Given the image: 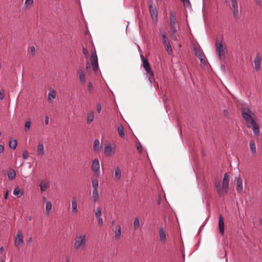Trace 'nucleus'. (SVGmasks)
<instances>
[{
    "instance_id": "nucleus-61",
    "label": "nucleus",
    "mask_w": 262,
    "mask_h": 262,
    "mask_svg": "<svg viewBox=\"0 0 262 262\" xmlns=\"http://www.w3.org/2000/svg\"><path fill=\"white\" fill-rule=\"evenodd\" d=\"M70 258H67V262H70Z\"/></svg>"
},
{
    "instance_id": "nucleus-6",
    "label": "nucleus",
    "mask_w": 262,
    "mask_h": 262,
    "mask_svg": "<svg viewBox=\"0 0 262 262\" xmlns=\"http://www.w3.org/2000/svg\"><path fill=\"white\" fill-rule=\"evenodd\" d=\"M216 53L217 54L219 59L222 61H224L225 60V49L223 47V45L222 40H217L216 43Z\"/></svg>"
},
{
    "instance_id": "nucleus-8",
    "label": "nucleus",
    "mask_w": 262,
    "mask_h": 262,
    "mask_svg": "<svg viewBox=\"0 0 262 262\" xmlns=\"http://www.w3.org/2000/svg\"><path fill=\"white\" fill-rule=\"evenodd\" d=\"M91 63L94 71L96 72L98 69V58L95 50L92 52L90 57Z\"/></svg>"
},
{
    "instance_id": "nucleus-27",
    "label": "nucleus",
    "mask_w": 262,
    "mask_h": 262,
    "mask_svg": "<svg viewBox=\"0 0 262 262\" xmlns=\"http://www.w3.org/2000/svg\"><path fill=\"white\" fill-rule=\"evenodd\" d=\"M52 208V204L50 201H46V213L49 215L51 214V211Z\"/></svg>"
},
{
    "instance_id": "nucleus-12",
    "label": "nucleus",
    "mask_w": 262,
    "mask_h": 262,
    "mask_svg": "<svg viewBox=\"0 0 262 262\" xmlns=\"http://www.w3.org/2000/svg\"><path fill=\"white\" fill-rule=\"evenodd\" d=\"M92 170L96 175H99L100 173V164L98 159L93 160L92 164Z\"/></svg>"
},
{
    "instance_id": "nucleus-56",
    "label": "nucleus",
    "mask_w": 262,
    "mask_h": 262,
    "mask_svg": "<svg viewBox=\"0 0 262 262\" xmlns=\"http://www.w3.org/2000/svg\"><path fill=\"white\" fill-rule=\"evenodd\" d=\"M8 190H7L5 193V199L6 200L7 199V197H8Z\"/></svg>"
},
{
    "instance_id": "nucleus-9",
    "label": "nucleus",
    "mask_w": 262,
    "mask_h": 262,
    "mask_svg": "<svg viewBox=\"0 0 262 262\" xmlns=\"http://www.w3.org/2000/svg\"><path fill=\"white\" fill-rule=\"evenodd\" d=\"M162 42L165 47V48L168 54H171L172 53V49L169 41L165 34L162 35Z\"/></svg>"
},
{
    "instance_id": "nucleus-21",
    "label": "nucleus",
    "mask_w": 262,
    "mask_h": 262,
    "mask_svg": "<svg viewBox=\"0 0 262 262\" xmlns=\"http://www.w3.org/2000/svg\"><path fill=\"white\" fill-rule=\"evenodd\" d=\"M121 228L119 225H117L115 227V238L116 239H119L121 237Z\"/></svg>"
},
{
    "instance_id": "nucleus-15",
    "label": "nucleus",
    "mask_w": 262,
    "mask_h": 262,
    "mask_svg": "<svg viewBox=\"0 0 262 262\" xmlns=\"http://www.w3.org/2000/svg\"><path fill=\"white\" fill-rule=\"evenodd\" d=\"M45 154L44 145L42 142H39L37 145L36 150V156L38 157H42Z\"/></svg>"
},
{
    "instance_id": "nucleus-46",
    "label": "nucleus",
    "mask_w": 262,
    "mask_h": 262,
    "mask_svg": "<svg viewBox=\"0 0 262 262\" xmlns=\"http://www.w3.org/2000/svg\"><path fill=\"white\" fill-rule=\"evenodd\" d=\"M29 152L27 150H24L23 152L22 156L24 159H27L29 157Z\"/></svg>"
},
{
    "instance_id": "nucleus-41",
    "label": "nucleus",
    "mask_w": 262,
    "mask_h": 262,
    "mask_svg": "<svg viewBox=\"0 0 262 262\" xmlns=\"http://www.w3.org/2000/svg\"><path fill=\"white\" fill-rule=\"evenodd\" d=\"M34 3L33 0H26L25 5L26 8H30Z\"/></svg>"
},
{
    "instance_id": "nucleus-45",
    "label": "nucleus",
    "mask_w": 262,
    "mask_h": 262,
    "mask_svg": "<svg viewBox=\"0 0 262 262\" xmlns=\"http://www.w3.org/2000/svg\"><path fill=\"white\" fill-rule=\"evenodd\" d=\"M88 90L89 91V92L90 93H91L93 90V86L92 82H89L88 83Z\"/></svg>"
},
{
    "instance_id": "nucleus-35",
    "label": "nucleus",
    "mask_w": 262,
    "mask_h": 262,
    "mask_svg": "<svg viewBox=\"0 0 262 262\" xmlns=\"http://www.w3.org/2000/svg\"><path fill=\"white\" fill-rule=\"evenodd\" d=\"M95 216L96 219L101 217L102 211L100 207H97L94 209Z\"/></svg>"
},
{
    "instance_id": "nucleus-24",
    "label": "nucleus",
    "mask_w": 262,
    "mask_h": 262,
    "mask_svg": "<svg viewBox=\"0 0 262 262\" xmlns=\"http://www.w3.org/2000/svg\"><path fill=\"white\" fill-rule=\"evenodd\" d=\"M8 177L9 180H13L16 177V172L12 168H9L7 172Z\"/></svg>"
},
{
    "instance_id": "nucleus-5",
    "label": "nucleus",
    "mask_w": 262,
    "mask_h": 262,
    "mask_svg": "<svg viewBox=\"0 0 262 262\" xmlns=\"http://www.w3.org/2000/svg\"><path fill=\"white\" fill-rule=\"evenodd\" d=\"M230 9L232 12L234 19L236 20H239L241 17V10L238 7L237 0H231Z\"/></svg>"
},
{
    "instance_id": "nucleus-14",
    "label": "nucleus",
    "mask_w": 262,
    "mask_h": 262,
    "mask_svg": "<svg viewBox=\"0 0 262 262\" xmlns=\"http://www.w3.org/2000/svg\"><path fill=\"white\" fill-rule=\"evenodd\" d=\"M115 148H113L110 143L106 144L104 145V153L107 157L113 155L115 153Z\"/></svg>"
},
{
    "instance_id": "nucleus-18",
    "label": "nucleus",
    "mask_w": 262,
    "mask_h": 262,
    "mask_svg": "<svg viewBox=\"0 0 262 262\" xmlns=\"http://www.w3.org/2000/svg\"><path fill=\"white\" fill-rule=\"evenodd\" d=\"M169 34L171 38L174 40L177 39V26H171Z\"/></svg>"
},
{
    "instance_id": "nucleus-26",
    "label": "nucleus",
    "mask_w": 262,
    "mask_h": 262,
    "mask_svg": "<svg viewBox=\"0 0 262 262\" xmlns=\"http://www.w3.org/2000/svg\"><path fill=\"white\" fill-rule=\"evenodd\" d=\"M39 186L41 191H45L49 187V183L45 180H42L40 182Z\"/></svg>"
},
{
    "instance_id": "nucleus-31",
    "label": "nucleus",
    "mask_w": 262,
    "mask_h": 262,
    "mask_svg": "<svg viewBox=\"0 0 262 262\" xmlns=\"http://www.w3.org/2000/svg\"><path fill=\"white\" fill-rule=\"evenodd\" d=\"M236 189L238 191H242L243 190V181L241 178H238L236 179Z\"/></svg>"
},
{
    "instance_id": "nucleus-38",
    "label": "nucleus",
    "mask_w": 262,
    "mask_h": 262,
    "mask_svg": "<svg viewBox=\"0 0 262 262\" xmlns=\"http://www.w3.org/2000/svg\"><path fill=\"white\" fill-rule=\"evenodd\" d=\"M9 145L10 148L15 149L17 146V141L15 139L10 140Z\"/></svg>"
},
{
    "instance_id": "nucleus-59",
    "label": "nucleus",
    "mask_w": 262,
    "mask_h": 262,
    "mask_svg": "<svg viewBox=\"0 0 262 262\" xmlns=\"http://www.w3.org/2000/svg\"><path fill=\"white\" fill-rule=\"evenodd\" d=\"M4 251V248L3 247H2L1 248H0V252H3V251Z\"/></svg>"
},
{
    "instance_id": "nucleus-28",
    "label": "nucleus",
    "mask_w": 262,
    "mask_h": 262,
    "mask_svg": "<svg viewBox=\"0 0 262 262\" xmlns=\"http://www.w3.org/2000/svg\"><path fill=\"white\" fill-rule=\"evenodd\" d=\"M170 26H177L176 18L173 13L171 12L170 13Z\"/></svg>"
},
{
    "instance_id": "nucleus-17",
    "label": "nucleus",
    "mask_w": 262,
    "mask_h": 262,
    "mask_svg": "<svg viewBox=\"0 0 262 262\" xmlns=\"http://www.w3.org/2000/svg\"><path fill=\"white\" fill-rule=\"evenodd\" d=\"M219 229L222 235L224 234L225 227L224 223V219L222 215H220L219 217Z\"/></svg>"
},
{
    "instance_id": "nucleus-13",
    "label": "nucleus",
    "mask_w": 262,
    "mask_h": 262,
    "mask_svg": "<svg viewBox=\"0 0 262 262\" xmlns=\"http://www.w3.org/2000/svg\"><path fill=\"white\" fill-rule=\"evenodd\" d=\"M77 199L76 197H73L71 204V213L72 215H75L78 212Z\"/></svg>"
},
{
    "instance_id": "nucleus-34",
    "label": "nucleus",
    "mask_w": 262,
    "mask_h": 262,
    "mask_svg": "<svg viewBox=\"0 0 262 262\" xmlns=\"http://www.w3.org/2000/svg\"><path fill=\"white\" fill-rule=\"evenodd\" d=\"M56 93L54 90L50 91L48 95V100L49 102H52V100L56 98Z\"/></svg>"
},
{
    "instance_id": "nucleus-19",
    "label": "nucleus",
    "mask_w": 262,
    "mask_h": 262,
    "mask_svg": "<svg viewBox=\"0 0 262 262\" xmlns=\"http://www.w3.org/2000/svg\"><path fill=\"white\" fill-rule=\"evenodd\" d=\"M194 51L195 56L200 60V61L202 63L205 64L206 61L205 59L203 58V55L202 54V51L198 48L197 47H195L194 48Z\"/></svg>"
},
{
    "instance_id": "nucleus-52",
    "label": "nucleus",
    "mask_w": 262,
    "mask_h": 262,
    "mask_svg": "<svg viewBox=\"0 0 262 262\" xmlns=\"http://www.w3.org/2000/svg\"><path fill=\"white\" fill-rule=\"evenodd\" d=\"M4 147L3 145L0 144V154L4 152Z\"/></svg>"
},
{
    "instance_id": "nucleus-30",
    "label": "nucleus",
    "mask_w": 262,
    "mask_h": 262,
    "mask_svg": "<svg viewBox=\"0 0 262 262\" xmlns=\"http://www.w3.org/2000/svg\"><path fill=\"white\" fill-rule=\"evenodd\" d=\"M250 149L251 151L252 154L255 155L256 152V149L255 143L253 140H251L249 143Z\"/></svg>"
},
{
    "instance_id": "nucleus-60",
    "label": "nucleus",
    "mask_w": 262,
    "mask_h": 262,
    "mask_svg": "<svg viewBox=\"0 0 262 262\" xmlns=\"http://www.w3.org/2000/svg\"><path fill=\"white\" fill-rule=\"evenodd\" d=\"M42 201H43V202H46V201H47V198H46L45 196H43V197L42 198Z\"/></svg>"
},
{
    "instance_id": "nucleus-16",
    "label": "nucleus",
    "mask_w": 262,
    "mask_h": 262,
    "mask_svg": "<svg viewBox=\"0 0 262 262\" xmlns=\"http://www.w3.org/2000/svg\"><path fill=\"white\" fill-rule=\"evenodd\" d=\"M159 240L162 244H165L167 241L165 231L163 227L159 229Z\"/></svg>"
},
{
    "instance_id": "nucleus-32",
    "label": "nucleus",
    "mask_w": 262,
    "mask_h": 262,
    "mask_svg": "<svg viewBox=\"0 0 262 262\" xmlns=\"http://www.w3.org/2000/svg\"><path fill=\"white\" fill-rule=\"evenodd\" d=\"M100 144L99 140L96 139L94 141L93 149L95 151H99L100 149Z\"/></svg>"
},
{
    "instance_id": "nucleus-62",
    "label": "nucleus",
    "mask_w": 262,
    "mask_h": 262,
    "mask_svg": "<svg viewBox=\"0 0 262 262\" xmlns=\"http://www.w3.org/2000/svg\"><path fill=\"white\" fill-rule=\"evenodd\" d=\"M260 223L262 225V219L260 220Z\"/></svg>"
},
{
    "instance_id": "nucleus-64",
    "label": "nucleus",
    "mask_w": 262,
    "mask_h": 262,
    "mask_svg": "<svg viewBox=\"0 0 262 262\" xmlns=\"http://www.w3.org/2000/svg\"><path fill=\"white\" fill-rule=\"evenodd\" d=\"M115 224L114 222H112V224Z\"/></svg>"
},
{
    "instance_id": "nucleus-20",
    "label": "nucleus",
    "mask_w": 262,
    "mask_h": 262,
    "mask_svg": "<svg viewBox=\"0 0 262 262\" xmlns=\"http://www.w3.org/2000/svg\"><path fill=\"white\" fill-rule=\"evenodd\" d=\"M98 189H93L92 196V201L95 204L99 200Z\"/></svg>"
},
{
    "instance_id": "nucleus-33",
    "label": "nucleus",
    "mask_w": 262,
    "mask_h": 262,
    "mask_svg": "<svg viewBox=\"0 0 262 262\" xmlns=\"http://www.w3.org/2000/svg\"><path fill=\"white\" fill-rule=\"evenodd\" d=\"M13 194L16 196L18 198H19L23 195V191L20 190L18 187H16L14 189Z\"/></svg>"
},
{
    "instance_id": "nucleus-53",
    "label": "nucleus",
    "mask_w": 262,
    "mask_h": 262,
    "mask_svg": "<svg viewBox=\"0 0 262 262\" xmlns=\"http://www.w3.org/2000/svg\"><path fill=\"white\" fill-rule=\"evenodd\" d=\"M45 123L46 125H48L49 124V118L48 116L45 117Z\"/></svg>"
},
{
    "instance_id": "nucleus-57",
    "label": "nucleus",
    "mask_w": 262,
    "mask_h": 262,
    "mask_svg": "<svg viewBox=\"0 0 262 262\" xmlns=\"http://www.w3.org/2000/svg\"><path fill=\"white\" fill-rule=\"evenodd\" d=\"M221 68H222V69L223 71H225V65H224V64H222V65H221Z\"/></svg>"
},
{
    "instance_id": "nucleus-25",
    "label": "nucleus",
    "mask_w": 262,
    "mask_h": 262,
    "mask_svg": "<svg viewBox=\"0 0 262 262\" xmlns=\"http://www.w3.org/2000/svg\"><path fill=\"white\" fill-rule=\"evenodd\" d=\"M115 170V179L118 181L121 177V171L119 167H116L114 169Z\"/></svg>"
},
{
    "instance_id": "nucleus-4",
    "label": "nucleus",
    "mask_w": 262,
    "mask_h": 262,
    "mask_svg": "<svg viewBox=\"0 0 262 262\" xmlns=\"http://www.w3.org/2000/svg\"><path fill=\"white\" fill-rule=\"evenodd\" d=\"M242 115L245 120L248 127H250L252 123L255 122L253 118L254 114L248 108H244L242 109Z\"/></svg>"
},
{
    "instance_id": "nucleus-42",
    "label": "nucleus",
    "mask_w": 262,
    "mask_h": 262,
    "mask_svg": "<svg viewBox=\"0 0 262 262\" xmlns=\"http://www.w3.org/2000/svg\"><path fill=\"white\" fill-rule=\"evenodd\" d=\"M31 127V121L29 119L25 122V129L27 131L30 129Z\"/></svg>"
},
{
    "instance_id": "nucleus-48",
    "label": "nucleus",
    "mask_w": 262,
    "mask_h": 262,
    "mask_svg": "<svg viewBox=\"0 0 262 262\" xmlns=\"http://www.w3.org/2000/svg\"><path fill=\"white\" fill-rule=\"evenodd\" d=\"M97 219V221H98V225L100 226H102L103 224V221L102 218L100 217V218H98Z\"/></svg>"
},
{
    "instance_id": "nucleus-47",
    "label": "nucleus",
    "mask_w": 262,
    "mask_h": 262,
    "mask_svg": "<svg viewBox=\"0 0 262 262\" xmlns=\"http://www.w3.org/2000/svg\"><path fill=\"white\" fill-rule=\"evenodd\" d=\"M30 54L32 56H34L35 54V48L34 46L30 47Z\"/></svg>"
},
{
    "instance_id": "nucleus-51",
    "label": "nucleus",
    "mask_w": 262,
    "mask_h": 262,
    "mask_svg": "<svg viewBox=\"0 0 262 262\" xmlns=\"http://www.w3.org/2000/svg\"><path fill=\"white\" fill-rule=\"evenodd\" d=\"M101 110H102L101 105L100 104H98L97 105V111L98 113H100L101 111Z\"/></svg>"
},
{
    "instance_id": "nucleus-49",
    "label": "nucleus",
    "mask_w": 262,
    "mask_h": 262,
    "mask_svg": "<svg viewBox=\"0 0 262 262\" xmlns=\"http://www.w3.org/2000/svg\"><path fill=\"white\" fill-rule=\"evenodd\" d=\"M137 148L139 152L141 153L142 151V147L141 143L139 142L138 144H137Z\"/></svg>"
},
{
    "instance_id": "nucleus-23",
    "label": "nucleus",
    "mask_w": 262,
    "mask_h": 262,
    "mask_svg": "<svg viewBox=\"0 0 262 262\" xmlns=\"http://www.w3.org/2000/svg\"><path fill=\"white\" fill-rule=\"evenodd\" d=\"M250 128H252L254 134L256 136L259 135V128L258 125L256 123V122L252 123V125L250 126Z\"/></svg>"
},
{
    "instance_id": "nucleus-44",
    "label": "nucleus",
    "mask_w": 262,
    "mask_h": 262,
    "mask_svg": "<svg viewBox=\"0 0 262 262\" xmlns=\"http://www.w3.org/2000/svg\"><path fill=\"white\" fill-rule=\"evenodd\" d=\"M82 52L85 56V57L88 59V57H89V52H88V50L86 49V48L85 47H83L82 48Z\"/></svg>"
},
{
    "instance_id": "nucleus-1",
    "label": "nucleus",
    "mask_w": 262,
    "mask_h": 262,
    "mask_svg": "<svg viewBox=\"0 0 262 262\" xmlns=\"http://www.w3.org/2000/svg\"><path fill=\"white\" fill-rule=\"evenodd\" d=\"M230 177V174L229 173H225L224 175L222 185H221L219 182H215L214 186L220 197L224 196L227 193L229 188Z\"/></svg>"
},
{
    "instance_id": "nucleus-40",
    "label": "nucleus",
    "mask_w": 262,
    "mask_h": 262,
    "mask_svg": "<svg viewBox=\"0 0 262 262\" xmlns=\"http://www.w3.org/2000/svg\"><path fill=\"white\" fill-rule=\"evenodd\" d=\"M133 227L135 229H137L140 227V221L138 217L135 218L134 223Z\"/></svg>"
},
{
    "instance_id": "nucleus-22",
    "label": "nucleus",
    "mask_w": 262,
    "mask_h": 262,
    "mask_svg": "<svg viewBox=\"0 0 262 262\" xmlns=\"http://www.w3.org/2000/svg\"><path fill=\"white\" fill-rule=\"evenodd\" d=\"M149 11L152 18H157V10L155 7H153L152 5H150L149 7Z\"/></svg>"
},
{
    "instance_id": "nucleus-54",
    "label": "nucleus",
    "mask_w": 262,
    "mask_h": 262,
    "mask_svg": "<svg viewBox=\"0 0 262 262\" xmlns=\"http://www.w3.org/2000/svg\"><path fill=\"white\" fill-rule=\"evenodd\" d=\"M4 98V94L0 91V100H3Z\"/></svg>"
},
{
    "instance_id": "nucleus-11",
    "label": "nucleus",
    "mask_w": 262,
    "mask_h": 262,
    "mask_svg": "<svg viewBox=\"0 0 262 262\" xmlns=\"http://www.w3.org/2000/svg\"><path fill=\"white\" fill-rule=\"evenodd\" d=\"M24 243L23 234L20 230L17 232L15 237L14 244L16 247H19Z\"/></svg>"
},
{
    "instance_id": "nucleus-43",
    "label": "nucleus",
    "mask_w": 262,
    "mask_h": 262,
    "mask_svg": "<svg viewBox=\"0 0 262 262\" xmlns=\"http://www.w3.org/2000/svg\"><path fill=\"white\" fill-rule=\"evenodd\" d=\"M183 5L185 8H188L190 6V3L189 0H181Z\"/></svg>"
},
{
    "instance_id": "nucleus-55",
    "label": "nucleus",
    "mask_w": 262,
    "mask_h": 262,
    "mask_svg": "<svg viewBox=\"0 0 262 262\" xmlns=\"http://www.w3.org/2000/svg\"><path fill=\"white\" fill-rule=\"evenodd\" d=\"M90 68H91L90 64L89 63V62H87L86 63V69L87 70H88V69H90Z\"/></svg>"
},
{
    "instance_id": "nucleus-50",
    "label": "nucleus",
    "mask_w": 262,
    "mask_h": 262,
    "mask_svg": "<svg viewBox=\"0 0 262 262\" xmlns=\"http://www.w3.org/2000/svg\"><path fill=\"white\" fill-rule=\"evenodd\" d=\"M254 3L257 6H261L262 5V1L261 0H254Z\"/></svg>"
},
{
    "instance_id": "nucleus-58",
    "label": "nucleus",
    "mask_w": 262,
    "mask_h": 262,
    "mask_svg": "<svg viewBox=\"0 0 262 262\" xmlns=\"http://www.w3.org/2000/svg\"><path fill=\"white\" fill-rule=\"evenodd\" d=\"M141 59L142 62L144 61V59H146L142 55H141Z\"/></svg>"
},
{
    "instance_id": "nucleus-29",
    "label": "nucleus",
    "mask_w": 262,
    "mask_h": 262,
    "mask_svg": "<svg viewBox=\"0 0 262 262\" xmlns=\"http://www.w3.org/2000/svg\"><path fill=\"white\" fill-rule=\"evenodd\" d=\"M78 74L79 75V80L81 83H84L85 82V74L84 72L82 70L79 69L78 71Z\"/></svg>"
},
{
    "instance_id": "nucleus-2",
    "label": "nucleus",
    "mask_w": 262,
    "mask_h": 262,
    "mask_svg": "<svg viewBox=\"0 0 262 262\" xmlns=\"http://www.w3.org/2000/svg\"><path fill=\"white\" fill-rule=\"evenodd\" d=\"M87 246V237L85 234L80 233L74 238V248L76 251L84 250Z\"/></svg>"
},
{
    "instance_id": "nucleus-10",
    "label": "nucleus",
    "mask_w": 262,
    "mask_h": 262,
    "mask_svg": "<svg viewBox=\"0 0 262 262\" xmlns=\"http://www.w3.org/2000/svg\"><path fill=\"white\" fill-rule=\"evenodd\" d=\"M261 60V55L259 53H256L254 59V66L255 71H259L260 70Z\"/></svg>"
},
{
    "instance_id": "nucleus-3",
    "label": "nucleus",
    "mask_w": 262,
    "mask_h": 262,
    "mask_svg": "<svg viewBox=\"0 0 262 262\" xmlns=\"http://www.w3.org/2000/svg\"><path fill=\"white\" fill-rule=\"evenodd\" d=\"M242 115L245 120L248 127H250L252 123L255 122L253 118L254 114L248 108H244L242 109Z\"/></svg>"
},
{
    "instance_id": "nucleus-39",
    "label": "nucleus",
    "mask_w": 262,
    "mask_h": 262,
    "mask_svg": "<svg viewBox=\"0 0 262 262\" xmlns=\"http://www.w3.org/2000/svg\"><path fill=\"white\" fill-rule=\"evenodd\" d=\"M98 179L97 178L95 179H92V186L93 189H98Z\"/></svg>"
},
{
    "instance_id": "nucleus-36",
    "label": "nucleus",
    "mask_w": 262,
    "mask_h": 262,
    "mask_svg": "<svg viewBox=\"0 0 262 262\" xmlns=\"http://www.w3.org/2000/svg\"><path fill=\"white\" fill-rule=\"evenodd\" d=\"M118 132L119 136L121 138H124L125 137L124 130L122 125H120L118 126Z\"/></svg>"
},
{
    "instance_id": "nucleus-37",
    "label": "nucleus",
    "mask_w": 262,
    "mask_h": 262,
    "mask_svg": "<svg viewBox=\"0 0 262 262\" xmlns=\"http://www.w3.org/2000/svg\"><path fill=\"white\" fill-rule=\"evenodd\" d=\"M94 119V113L93 112L88 114L86 121L88 124L91 123Z\"/></svg>"
},
{
    "instance_id": "nucleus-63",
    "label": "nucleus",
    "mask_w": 262,
    "mask_h": 262,
    "mask_svg": "<svg viewBox=\"0 0 262 262\" xmlns=\"http://www.w3.org/2000/svg\"><path fill=\"white\" fill-rule=\"evenodd\" d=\"M31 241H32V238H30L29 239V240L28 241V242H31Z\"/></svg>"
},
{
    "instance_id": "nucleus-7",
    "label": "nucleus",
    "mask_w": 262,
    "mask_h": 262,
    "mask_svg": "<svg viewBox=\"0 0 262 262\" xmlns=\"http://www.w3.org/2000/svg\"><path fill=\"white\" fill-rule=\"evenodd\" d=\"M143 62V67L146 72L147 77L148 78V80L150 83L152 82H155V78L153 77L154 74L151 69L150 64L147 59H144Z\"/></svg>"
}]
</instances>
